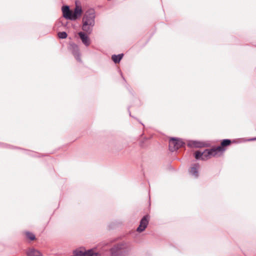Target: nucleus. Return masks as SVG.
<instances>
[{
    "label": "nucleus",
    "instance_id": "4",
    "mask_svg": "<svg viewBox=\"0 0 256 256\" xmlns=\"http://www.w3.org/2000/svg\"><path fill=\"white\" fill-rule=\"evenodd\" d=\"M214 150L212 148H206L203 152L198 150L193 154V156L196 160L205 161L211 156H214Z\"/></svg>",
    "mask_w": 256,
    "mask_h": 256
},
{
    "label": "nucleus",
    "instance_id": "18",
    "mask_svg": "<svg viewBox=\"0 0 256 256\" xmlns=\"http://www.w3.org/2000/svg\"><path fill=\"white\" fill-rule=\"evenodd\" d=\"M232 144H240L244 142V138H240L231 140Z\"/></svg>",
    "mask_w": 256,
    "mask_h": 256
},
{
    "label": "nucleus",
    "instance_id": "23",
    "mask_svg": "<svg viewBox=\"0 0 256 256\" xmlns=\"http://www.w3.org/2000/svg\"><path fill=\"white\" fill-rule=\"evenodd\" d=\"M119 72H120V76H121L122 78V79H123L124 81H126V79H125V78L124 77V76H123V75H122V72L121 70H119Z\"/></svg>",
    "mask_w": 256,
    "mask_h": 256
},
{
    "label": "nucleus",
    "instance_id": "5",
    "mask_svg": "<svg viewBox=\"0 0 256 256\" xmlns=\"http://www.w3.org/2000/svg\"><path fill=\"white\" fill-rule=\"evenodd\" d=\"M187 146L190 148H209L211 146V143L208 142H204L199 140H187Z\"/></svg>",
    "mask_w": 256,
    "mask_h": 256
},
{
    "label": "nucleus",
    "instance_id": "21",
    "mask_svg": "<svg viewBox=\"0 0 256 256\" xmlns=\"http://www.w3.org/2000/svg\"><path fill=\"white\" fill-rule=\"evenodd\" d=\"M30 153H32V152H30V153H28V154L32 156H33V157H40V154H37L36 152H32V154Z\"/></svg>",
    "mask_w": 256,
    "mask_h": 256
},
{
    "label": "nucleus",
    "instance_id": "2",
    "mask_svg": "<svg viewBox=\"0 0 256 256\" xmlns=\"http://www.w3.org/2000/svg\"><path fill=\"white\" fill-rule=\"evenodd\" d=\"M132 250V245L126 242L114 244L109 250L110 256H129Z\"/></svg>",
    "mask_w": 256,
    "mask_h": 256
},
{
    "label": "nucleus",
    "instance_id": "22",
    "mask_svg": "<svg viewBox=\"0 0 256 256\" xmlns=\"http://www.w3.org/2000/svg\"><path fill=\"white\" fill-rule=\"evenodd\" d=\"M244 140H245V142H246L255 141V140H256V137H253V138H244Z\"/></svg>",
    "mask_w": 256,
    "mask_h": 256
},
{
    "label": "nucleus",
    "instance_id": "11",
    "mask_svg": "<svg viewBox=\"0 0 256 256\" xmlns=\"http://www.w3.org/2000/svg\"><path fill=\"white\" fill-rule=\"evenodd\" d=\"M199 167L200 164L198 163L192 164L189 170L190 174L194 176L195 178H198L199 176Z\"/></svg>",
    "mask_w": 256,
    "mask_h": 256
},
{
    "label": "nucleus",
    "instance_id": "19",
    "mask_svg": "<svg viewBox=\"0 0 256 256\" xmlns=\"http://www.w3.org/2000/svg\"><path fill=\"white\" fill-rule=\"evenodd\" d=\"M58 36L60 39H65L68 36V34L66 32H59L58 33Z\"/></svg>",
    "mask_w": 256,
    "mask_h": 256
},
{
    "label": "nucleus",
    "instance_id": "13",
    "mask_svg": "<svg viewBox=\"0 0 256 256\" xmlns=\"http://www.w3.org/2000/svg\"><path fill=\"white\" fill-rule=\"evenodd\" d=\"M26 256H43L42 253L34 248H30L26 252Z\"/></svg>",
    "mask_w": 256,
    "mask_h": 256
},
{
    "label": "nucleus",
    "instance_id": "3",
    "mask_svg": "<svg viewBox=\"0 0 256 256\" xmlns=\"http://www.w3.org/2000/svg\"><path fill=\"white\" fill-rule=\"evenodd\" d=\"M168 150L170 152H177L180 148V151L184 152L186 150V144L182 138L178 137H170L168 140Z\"/></svg>",
    "mask_w": 256,
    "mask_h": 256
},
{
    "label": "nucleus",
    "instance_id": "10",
    "mask_svg": "<svg viewBox=\"0 0 256 256\" xmlns=\"http://www.w3.org/2000/svg\"><path fill=\"white\" fill-rule=\"evenodd\" d=\"M63 17L67 20H71L72 10L68 5L64 4L61 8Z\"/></svg>",
    "mask_w": 256,
    "mask_h": 256
},
{
    "label": "nucleus",
    "instance_id": "12",
    "mask_svg": "<svg viewBox=\"0 0 256 256\" xmlns=\"http://www.w3.org/2000/svg\"><path fill=\"white\" fill-rule=\"evenodd\" d=\"M122 224V222L120 220H114L110 222L108 227L110 230L116 229Z\"/></svg>",
    "mask_w": 256,
    "mask_h": 256
},
{
    "label": "nucleus",
    "instance_id": "20",
    "mask_svg": "<svg viewBox=\"0 0 256 256\" xmlns=\"http://www.w3.org/2000/svg\"><path fill=\"white\" fill-rule=\"evenodd\" d=\"M68 22H62L61 20H60L57 22V24H58V26H63L65 28H68Z\"/></svg>",
    "mask_w": 256,
    "mask_h": 256
},
{
    "label": "nucleus",
    "instance_id": "26",
    "mask_svg": "<svg viewBox=\"0 0 256 256\" xmlns=\"http://www.w3.org/2000/svg\"><path fill=\"white\" fill-rule=\"evenodd\" d=\"M140 123L141 124L144 126V124L142 122H140Z\"/></svg>",
    "mask_w": 256,
    "mask_h": 256
},
{
    "label": "nucleus",
    "instance_id": "15",
    "mask_svg": "<svg viewBox=\"0 0 256 256\" xmlns=\"http://www.w3.org/2000/svg\"><path fill=\"white\" fill-rule=\"evenodd\" d=\"M0 148H10V149H14V148L20 149V150H22L27 151L26 150L20 147L14 146L10 145L9 144H6V143L1 142H0Z\"/></svg>",
    "mask_w": 256,
    "mask_h": 256
},
{
    "label": "nucleus",
    "instance_id": "8",
    "mask_svg": "<svg viewBox=\"0 0 256 256\" xmlns=\"http://www.w3.org/2000/svg\"><path fill=\"white\" fill-rule=\"evenodd\" d=\"M150 220L149 214H146L140 219V224L136 229V231L139 233L144 232L148 225Z\"/></svg>",
    "mask_w": 256,
    "mask_h": 256
},
{
    "label": "nucleus",
    "instance_id": "24",
    "mask_svg": "<svg viewBox=\"0 0 256 256\" xmlns=\"http://www.w3.org/2000/svg\"><path fill=\"white\" fill-rule=\"evenodd\" d=\"M128 90L129 91V92L132 95L134 96V93H133V92H132V90L130 88H128Z\"/></svg>",
    "mask_w": 256,
    "mask_h": 256
},
{
    "label": "nucleus",
    "instance_id": "25",
    "mask_svg": "<svg viewBox=\"0 0 256 256\" xmlns=\"http://www.w3.org/2000/svg\"><path fill=\"white\" fill-rule=\"evenodd\" d=\"M128 112H129V115H130V116H131V117L134 118L133 116H132L131 115V112H130V107H128Z\"/></svg>",
    "mask_w": 256,
    "mask_h": 256
},
{
    "label": "nucleus",
    "instance_id": "16",
    "mask_svg": "<svg viewBox=\"0 0 256 256\" xmlns=\"http://www.w3.org/2000/svg\"><path fill=\"white\" fill-rule=\"evenodd\" d=\"M24 233L26 235V239L28 240L31 242L34 241L36 240V236L33 232H30V231H26L24 232Z\"/></svg>",
    "mask_w": 256,
    "mask_h": 256
},
{
    "label": "nucleus",
    "instance_id": "7",
    "mask_svg": "<svg viewBox=\"0 0 256 256\" xmlns=\"http://www.w3.org/2000/svg\"><path fill=\"white\" fill-rule=\"evenodd\" d=\"M68 50L71 52L73 56L77 62H82L81 59V53L80 50L78 46L72 42H70L68 43Z\"/></svg>",
    "mask_w": 256,
    "mask_h": 256
},
{
    "label": "nucleus",
    "instance_id": "9",
    "mask_svg": "<svg viewBox=\"0 0 256 256\" xmlns=\"http://www.w3.org/2000/svg\"><path fill=\"white\" fill-rule=\"evenodd\" d=\"M82 14V8L80 6V2L76 0V7L74 11L72 12V21H76L80 18Z\"/></svg>",
    "mask_w": 256,
    "mask_h": 256
},
{
    "label": "nucleus",
    "instance_id": "6",
    "mask_svg": "<svg viewBox=\"0 0 256 256\" xmlns=\"http://www.w3.org/2000/svg\"><path fill=\"white\" fill-rule=\"evenodd\" d=\"M232 144L231 139L225 138L221 140L220 145L216 148H212L214 153L216 156L218 154H222L227 148V147Z\"/></svg>",
    "mask_w": 256,
    "mask_h": 256
},
{
    "label": "nucleus",
    "instance_id": "14",
    "mask_svg": "<svg viewBox=\"0 0 256 256\" xmlns=\"http://www.w3.org/2000/svg\"><path fill=\"white\" fill-rule=\"evenodd\" d=\"M124 54L123 53L119 54H114L112 56V60L116 64H119L122 58H124Z\"/></svg>",
    "mask_w": 256,
    "mask_h": 256
},
{
    "label": "nucleus",
    "instance_id": "17",
    "mask_svg": "<svg viewBox=\"0 0 256 256\" xmlns=\"http://www.w3.org/2000/svg\"><path fill=\"white\" fill-rule=\"evenodd\" d=\"M148 139V138L145 136L140 140L139 144L140 146L143 148H146L148 146L147 142Z\"/></svg>",
    "mask_w": 256,
    "mask_h": 256
},
{
    "label": "nucleus",
    "instance_id": "1",
    "mask_svg": "<svg viewBox=\"0 0 256 256\" xmlns=\"http://www.w3.org/2000/svg\"><path fill=\"white\" fill-rule=\"evenodd\" d=\"M96 17L94 10L90 8L86 12L82 18L81 28L82 32H79L78 35L82 43L86 47L88 46L91 42L88 35L90 34L93 31Z\"/></svg>",
    "mask_w": 256,
    "mask_h": 256
}]
</instances>
